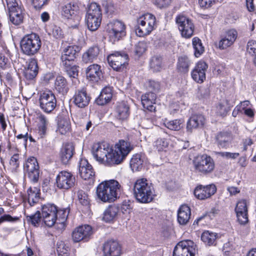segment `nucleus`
Segmentation results:
<instances>
[{
	"mask_svg": "<svg viewBox=\"0 0 256 256\" xmlns=\"http://www.w3.org/2000/svg\"><path fill=\"white\" fill-rule=\"evenodd\" d=\"M121 186L114 180H106L100 184L96 190L98 198L104 202H112L118 198Z\"/></svg>",
	"mask_w": 256,
	"mask_h": 256,
	"instance_id": "obj_1",
	"label": "nucleus"
},
{
	"mask_svg": "<svg viewBox=\"0 0 256 256\" xmlns=\"http://www.w3.org/2000/svg\"><path fill=\"white\" fill-rule=\"evenodd\" d=\"M80 48L76 46H68L64 48L60 57L61 64L70 78H76L78 76V66L74 60L78 56Z\"/></svg>",
	"mask_w": 256,
	"mask_h": 256,
	"instance_id": "obj_2",
	"label": "nucleus"
},
{
	"mask_svg": "<svg viewBox=\"0 0 256 256\" xmlns=\"http://www.w3.org/2000/svg\"><path fill=\"white\" fill-rule=\"evenodd\" d=\"M94 158L99 162L109 166L114 164L112 148L106 142L94 144L92 148Z\"/></svg>",
	"mask_w": 256,
	"mask_h": 256,
	"instance_id": "obj_3",
	"label": "nucleus"
},
{
	"mask_svg": "<svg viewBox=\"0 0 256 256\" xmlns=\"http://www.w3.org/2000/svg\"><path fill=\"white\" fill-rule=\"evenodd\" d=\"M134 194L136 200L141 203H148L154 198L152 188L144 178L138 180L133 188Z\"/></svg>",
	"mask_w": 256,
	"mask_h": 256,
	"instance_id": "obj_4",
	"label": "nucleus"
},
{
	"mask_svg": "<svg viewBox=\"0 0 256 256\" xmlns=\"http://www.w3.org/2000/svg\"><path fill=\"white\" fill-rule=\"evenodd\" d=\"M22 52L26 55L32 56L38 52L42 46L38 35L34 33L25 36L20 43Z\"/></svg>",
	"mask_w": 256,
	"mask_h": 256,
	"instance_id": "obj_5",
	"label": "nucleus"
},
{
	"mask_svg": "<svg viewBox=\"0 0 256 256\" xmlns=\"http://www.w3.org/2000/svg\"><path fill=\"white\" fill-rule=\"evenodd\" d=\"M102 18L100 7L96 3H91L86 15V23L90 31H95L100 27Z\"/></svg>",
	"mask_w": 256,
	"mask_h": 256,
	"instance_id": "obj_6",
	"label": "nucleus"
},
{
	"mask_svg": "<svg viewBox=\"0 0 256 256\" xmlns=\"http://www.w3.org/2000/svg\"><path fill=\"white\" fill-rule=\"evenodd\" d=\"M192 164L196 172L204 175L211 173L215 167L213 159L206 154L198 156L194 158Z\"/></svg>",
	"mask_w": 256,
	"mask_h": 256,
	"instance_id": "obj_7",
	"label": "nucleus"
},
{
	"mask_svg": "<svg viewBox=\"0 0 256 256\" xmlns=\"http://www.w3.org/2000/svg\"><path fill=\"white\" fill-rule=\"evenodd\" d=\"M156 24V18L151 14H146L138 20L136 34L139 36L149 34L154 30Z\"/></svg>",
	"mask_w": 256,
	"mask_h": 256,
	"instance_id": "obj_8",
	"label": "nucleus"
},
{
	"mask_svg": "<svg viewBox=\"0 0 256 256\" xmlns=\"http://www.w3.org/2000/svg\"><path fill=\"white\" fill-rule=\"evenodd\" d=\"M126 28L125 24L118 20L109 22L106 27L109 38L113 43L118 41L126 35Z\"/></svg>",
	"mask_w": 256,
	"mask_h": 256,
	"instance_id": "obj_9",
	"label": "nucleus"
},
{
	"mask_svg": "<svg viewBox=\"0 0 256 256\" xmlns=\"http://www.w3.org/2000/svg\"><path fill=\"white\" fill-rule=\"evenodd\" d=\"M133 149L134 146L129 142L120 140L118 142L115 144L114 150H112L114 164H120Z\"/></svg>",
	"mask_w": 256,
	"mask_h": 256,
	"instance_id": "obj_10",
	"label": "nucleus"
},
{
	"mask_svg": "<svg viewBox=\"0 0 256 256\" xmlns=\"http://www.w3.org/2000/svg\"><path fill=\"white\" fill-rule=\"evenodd\" d=\"M128 55L123 52H114L110 54L108 62L110 66L116 71H122L128 64Z\"/></svg>",
	"mask_w": 256,
	"mask_h": 256,
	"instance_id": "obj_11",
	"label": "nucleus"
},
{
	"mask_svg": "<svg viewBox=\"0 0 256 256\" xmlns=\"http://www.w3.org/2000/svg\"><path fill=\"white\" fill-rule=\"evenodd\" d=\"M193 241L184 240L180 242L174 247L173 256H194L196 250Z\"/></svg>",
	"mask_w": 256,
	"mask_h": 256,
	"instance_id": "obj_12",
	"label": "nucleus"
},
{
	"mask_svg": "<svg viewBox=\"0 0 256 256\" xmlns=\"http://www.w3.org/2000/svg\"><path fill=\"white\" fill-rule=\"evenodd\" d=\"M24 170L31 182L34 184L38 182L40 170L37 160L34 157L32 156L27 159L24 164Z\"/></svg>",
	"mask_w": 256,
	"mask_h": 256,
	"instance_id": "obj_13",
	"label": "nucleus"
},
{
	"mask_svg": "<svg viewBox=\"0 0 256 256\" xmlns=\"http://www.w3.org/2000/svg\"><path fill=\"white\" fill-rule=\"evenodd\" d=\"M176 22L182 37L190 38L193 35L194 26L190 19L184 15H178Z\"/></svg>",
	"mask_w": 256,
	"mask_h": 256,
	"instance_id": "obj_14",
	"label": "nucleus"
},
{
	"mask_svg": "<svg viewBox=\"0 0 256 256\" xmlns=\"http://www.w3.org/2000/svg\"><path fill=\"white\" fill-rule=\"evenodd\" d=\"M76 182L75 176L68 171H61L56 177V185L60 189L68 190L74 187Z\"/></svg>",
	"mask_w": 256,
	"mask_h": 256,
	"instance_id": "obj_15",
	"label": "nucleus"
},
{
	"mask_svg": "<svg viewBox=\"0 0 256 256\" xmlns=\"http://www.w3.org/2000/svg\"><path fill=\"white\" fill-rule=\"evenodd\" d=\"M39 102L41 109L46 113L52 112L56 105V96L50 90L45 91L40 94Z\"/></svg>",
	"mask_w": 256,
	"mask_h": 256,
	"instance_id": "obj_16",
	"label": "nucleus"
},
{
	"mask_svg": "<svg viewBox=\"0 0 256 256\" xmlns=\"http://www.w3.org/2000/svg\"><path fill=\"white\" fill-rule=\"evenodd\" d=\"M92 228L89 225L80 226L76 228L72 232V238L75 242L82 240L88 241L92 234Z\"/></svg>",
	"mask_w": 256,
	"mask_h": 256,
	"instance_id": "obj_17",
	"label": "nucleus"
},
{
	"mask_svg": "<svg viewBox=\"0 0 256 256\" xmlns=\"http://www.w3.org/2000/svg\"><path fill=\"white\" fill-rule=\"evenodd\" d=\"M208 68V66L204 62L199 61L191 72L192 80L197 83H202L206 80V72Z\"/></svg>",
	"mask_w": 256,
	"mask_h": 256,
	"instance_id": "obj_18",
	"label": "nucleus"
},
{
	"mask_svg": "<svg viewBox=\"0 0 256 256\" xmlns=\"http://www.w3.org/2000/svg\"><path fill=\"white\" fill-rule=\"evenodd\" d=\"M216 191V188L214 184L205 186L200 185L194 189V194L198 199L203 200L210 198Z\"/></svg>",
	"mask_w": 256,
	"mask_h": 256,
	"instance_id": "obj_19",
	"label": "nucleus"
},
{
	"mask_svg": "<svg viewBox=\"0 0 256 256\" xmlns=\"http://www.w3.org/2000/svg\"><path fill=\"white\" fill-rule=\"evenodd\" d=\"M104 256H120L121 246L116 240H107L103 245Z\"/></svg>",
	"mask_w": 256,
	"mask_h": 256,
	"instance_id": "obj_20",
	"label": "nucleus"
},
{
	"mask_svg": "<svg viewBox=\"0 0 256 256\" xmlns=\"http://www.w3.org/2000/svg\"><path fill=\"white\" fill-rule=\"evenodd\" d=\"M79 173L80 177L84 180H92L95 176L92 166L85 159L80 162Z\"/></svg>",
	"mask_w": 256,
	"mask_h": 256,
	"instance_id": "obj_21",
	"label": "nucleus"
},
{
	"mask_svg": "<svg viewBox=\"0 0 256 256\" xmlns=\"http://www.w3.org/2000/svg\"><path fill=\"white\" fill-rule=\"evenodd\" d=\"M86 77L89 80L98 82L103 78L100 66L92 64L89 66L86 70Z\"/></svg>",
	"mask_w": 256,
	"mask_h": 256,
	"instance_id": "obj_22",
	"label": "nucleus"
},
{
	"mask_svg": "<svg viewBox=\"0 0 256 256\" xmlns=\"http://www.w3.org/2000/svg\"><path fill=\"white\" fill-rule=\"evenodd\" d=\"M238 222L244 224L248 222V208L246 200H240L236 204V209Z\"/></svg>",
	"mask_w": 256,
	"mask_h": 256,
	"instance_id": "obj_23",
	"label": "nucleus"
},
{
	"mask_svg": "<svg viewBox=\"0 0 256 256\" xmlns=\"http://www.w3.org/2000/svg\"><path fill=\"white\" fill-rule=\"evenodd\" d=\"M74 148L72 142H68L64 144L60 152V158L62 162L66 164L72 158Z\"/></svg>",
	"mask_w": 256,
	"mask_h": 256,
	"instance_id": "obj_24",
	"label": "nucleus"
},
{
	"mask_svg": "<svg viewBox=\"0 0 256 256\" xmlns=\"http://www.w3.org/2000/svg\"><path fill=\"white\" fill-rule=\"evenodd\" d=\"M216 142L219 148H228L232 144V134L228 132H218L216 136Z\"/></svg>",
	"mask_w": 256,
	"mask_h": 256,
	"instance_id": "obj_25",
	"label": "nucleus"
},
{
	"mask_svg": "<svg viewBox=\"0 0 256 256\" xmlns=\"http://www.w3.org/2000/svg\"><path fill=\"white\" fill-rule=\"evenodd\" d=\"M90 98L84 89L78 90L74 96V104L80 108H84L88 106L90 102Z\"/></svg>",
	"mask_w": 256,
	"mask_h": 256,
	"instance_id": "obj_26",
	"label": "nucleus"
},
{
	"mask_svg": "<svg viewBox=\"0 0 256 256\" xmlns=\"http://www.w3.org/2000/svg\"><path fill=\"white\" fill-rule=\"evenodd\" d=\"M237 36L238 32L234 30H230L226 32L219 42V48L224 50L231 46L236 39Z\"/></svg>",
	"mask_w": 256,
	"mask_h": 256,
	"instance_id": "obj_27",
	"label": "nucleus"
},
{
	"mask_svg": "<svg viewBox=\"0 0 256 256\" xmlns=\"http://www.w3.org/2000/svg\"><path fill=\"white\" fill-rule=\"evenodd\" d=\"M205 120L204 117L202 114L192 116L187 122V131L192 132L194 130L202 127Z\"/></svg>",
	"mask_w": 256,
	"mask_h": 256,
	"instance_id": "obj_28",
	"label": "nucleus"
},
{
	"mask_svg": "<svg viewBox=\"0 0 256 256\" xmlns=\"http://www.w3.org/2000/svg\"><path fill=\"white\" fill-rule=\"evenodd\" d=\"M78 10L79 8L76 4L70 2L61 7L60 13L62 17L70 19L77 14Z\"/></svg>",
	"mask_w": 256,
	"mask_h": 256,
	"instance_id": "obj_29",
	"label": "nucleus"
},
{
	"mask_svg": "<svg viewBox=\"0 0 256 256\" xmlns=\"http://www.w3.org/2000/svg\"><path fill=\"white\" fill-rule=\"evenodd\" d=\"M156 94L153 92H148L142 95L141 98L142 104L144 108L150 112L155 110L156 107L154 106L156 100Z\"/></svg>",
	"mask_w": 256,
	"mask_h": 256,
	"instance_id": "obj_30",
	"label": "nucleus"
},
{
	"mask_svg": "<svg viewBox=\"0 0 256 256\" xmlns=\"http://www.w3.org/2000/svg\"><path fill=\"white\" fill-rule=\"evenodd\" d=\"M191 211L186 204L182 205L178 212V222L181 225H186L189 222Z\"/></svg>",
	"mask_w": 256,
	"mask_h": 256,
	"instance_id": "obj_31",
	"label": "nucleus"
},
{
	"mask_svg": "<svg viewBox=\"0 0 256 256\" xmlns=\"http://www.w3.org/2000/svg\"><path fill=\"white\" fill-rule=\"evenodd\" d=\"M38 68L36 59L32 58L29 61L28 66L24 72L25 78L28 80L34 79L38 74Z\"/></svg>",
	"mask_w": 256,
	"mask_h": 256,
	"instance_id": "obj_32",
	"label": "nucleus"
},
{
	"mask_svg": "<svg viewBox=\"0 0 256 256\" xmlns=\"http://www.w3.org/2000/svg\"><path fill=\"white\" fill-rule=\"evenodd\" d=\"M100 51L98 46H94L90 48L82 55L83 62L87 64L96 60L100 54Z\"/></svg>",
	"mask_w": 256,
	"mask_h": 256,
	"instance_id": "obj_33",
	"label": "nucleus"
},
{
	"mask_svg": "<svg viewBox=\"0 0 256 256\" xmlns=\"http://www.w3.org/2000/svg\"><path fill=\"white\" fill-rule=\"evenodd\" d=\"M112 96L110 87H106L102 90L100 96L96 99V103L100 106H104L108 103Z\"/></svg>",
	"mask_w": 256,
	"mask_h": 256,
	"instance_id": "obj_34",
	"label": "nucleus"
},
{
	"mask_svg": "<svg viewBox=\"0 0 256 256\" xmlns=\"http://www.w3.org/2000/svg\"><path fill=\"white\" fill-rule=\"evenodd\" d=\"M116 112L118 119L126 120L130 114V107L126 102H119L116 106Z\"/></svg>",
	"mask_w": 256,
	"mask_h": 256,
	"instance_id": "obj_35",
	"label": "nucleus"
},
{
	"mask_svg": "<svg viewBox=\"0 0 256 256\" xmlns=\"http://www.w3.org/2000/svg\"><path fill=\"white\" fill-rule=\"evenodd\" d=\"M10 20L15 25L21 24L23 20L22 10L20 7H16L8 10Z\"/></svg>",
	"mask_w": 256,
	"mask_h": 256,
	"instance_id": "obj_36",
	"label": "nucleus"
},
{
	"mask_svg": "<svg viewBox=\"0 0 256 256\" xmlns=\"http://www.w3.org/2000/svg\"><path fill=\"white\" fill-rule=\"evenodd\" d=\"M120 212L119 207L115 204L110 206L104 213L103 220L106 222H110L114 220Z\"/></svg>",
	"mask_w": 256,
	"mask_h": 256,
	"instance_id": "obj_37",
	"label": "nucleus"
},
{
	"mask_svg": "<svg viewBox=\"0 0 256 256\" xmlns=\"http://www.w3.org/2000/svg\"><path fill=\"white\" fill-rule=\"evenodd\" d=\"M28 201L32 206L40 200V190L36 186H30L28 190Z\"/></svg>",
	"mask_w": 256,
	"mask_h": 256,
	"instance_id": "obj_38",
	"label": "nucleus"
},
{
	"mask_svg": "<svg viewBox=\"0 0 256 256\" xmlns=\"http://www.w3.org/2000/svg\"><path fill=\"white\" fill-rule=\"evenodd\" d=\"M191 62L186 56H182L178 58L177 63V69L178 72L186 74L189 70Z\"/></svg>",
	"mask_w": 256,
	"mask_h": 256,
	"instance_id": "obj_39",
	"label": "nucleus"
},
{
	"mask_svg": "<svg viewBox=\"0 0 256 256\" xmlns=\"http://www.w3.org/2000/svg\"><path fill=\"white\" fill-rule=\"evenodd\" d=\"M144 158L140 154L134 155L130 160V166L132 171H139L143 166Z\"/></svg>",
	"mask_w": 256,
	"mask_h": 256,
	"instance_id": "obj_40",
	"label": "nucleus"
},
{
	"mask_svg": "<svg viewBox=\"0 0 256 256\" xmlns=\"http://www.w3.org/2000/svg\"><path fill=\"white\" fill-rule=\"evenodd\" d=\"M55 88L60 93L66 94L68 88L66 78L62 76H58L55 81Z\"/></svg>",
	"mask_w": 256,
	"mask_h": 256,
	"instance_id": "obj_41",
	"label": "nucleus"
},
{
	"mask_svg": "<svg viewBox=\"0 0 256 256\" xmlns=\"http://www.w3.org/2000/svg\"><path fill=\"white\" fill-rule=\"evenodd\" d=\"M217 238L216 233L208 230L203 232L201 236L202 241L208 246L215 244Z\"/></svg>",
	"mask_w": 256,
	"mask_h": 256,
	"instance_id": "obj_42",
	"label": "nucleus"
},
{
	"mask_svg": "<svg viewBox=\"0 0 256 256\" xmlns=\"http://www.w3.org/2000/svg\"><path fill=\"white\" fill-rule=\"evenodd\" d=\"M38 120H39L38 125V134L40 138H42L46 134L48 122L46 118L43 114H40L38 117Z\"/></svg>",
	"mask_w": 256,
	"mask_h": 256,
	"instance_id": "obj_43",
	"label": "nucleus"
},
{
	"mask_svg": "<svg viewBox=\"0 0 256 256\" xmlns=\"http://www.w3.org/2000/svg\"><path fill=\"white\" fill-rule=\"evenodd\" d=\"M70 124L68 119L61 118L58 121L57 131L61 134H66L70 131Z\"/></svg>",
	"mask_w": 256,
	"mask_h": 256,
	"instance_id": "obj_44",
	"label": "nucleus"
},
{
	"mask_svg": "<svg viewBox=\"0 0 256 256\" xmlns=\"http://www.w3.org/2000/svg\"><path fill=\"white\" fill-rule=\"evenodd\" d=\"M42 216H50L52 214H58V207L53 204L48 203L42 206Z\"/></svg>",
	"mask_w": 256,
	"mask_h": 256,
	"instance_id": "obj_45",
	"label": "nucleus"
},
{
	"mask_svg": "<svg viewBox=\"0 0 256 256\" xmlns=\"http://www.w3.org/2000/svg\"><path fill=\"white\" fill-rule=\"evenodd\" d=\"M192 46L194 50V56L196 57H198L204 52V48L202 46L201 40L197 38L194 37L192 39Z\"/></svg>",
	"mask_w": 256,
	"mask_h": 256,
	"instance_id": "obj_46",
	"label": "nucleus"
},
{
	"mask_svg": "<svg viewBox=\"0 0 256 256\" xmlns=\"http://www.w3.org/2000/svg\"><path fill=\"white\" fill-rule=\"evenodd\" d=\"M150 68L154 72H159L162 69V58L160 56H155L152 58L150 61Z\"/></svg>",
	"mask_w": 256,
	"mask_h": 256,
	"instance_id": "obj_47",
	"label": "nucleus"
},
{
	"mask_svg": "<svg viewBox=\"0 0 256 256\" xmlns=\"http://www.w3.org/2000/svg\"><path fill=\"white\" fill-rule=\"evenodd\" d=\"M182 120H174L164 122L165 126L170 130H178L182 128Z\"/></svg>",
	"mask_w": 256,
	"mask_h": 256,
	"instance_id": "obj_48",
	"label": "nucleus"
},
{
	"mask_svg": "<svg viewBox=\"0 0 256 256\" xmlns=\"http://www.w3.org/2000/svg\"><path fill=\"white\" fill-rule=\"evenodd\" d=\"M58 220V214H52L50 216H42V220L46 226L52 227L56 223Z\"/></svg>",
	"mask_w": 256,
	"mask_h": 256,
	"instance_id": "obj_49",
	"label": "nucleus"
},
{
	"mask_svg": "<svg viewBox=\"0 0 256 256\" xmlns=\"http://www.w3.org/2000/svg\"><path fill=\"white\" fill-rule=\"evenodd\" d=\"M42 220V213L40 211H37L34 214L27 216V220L30 222L34 226H38L40 220Z\"/></svg>",
	"mask_w": 256,
	"mask_h": 256,
	"instance_id": "obj_50",
	"label": "nucleus"
},
{
	"mask_svg": "<svg viewBox=\"0 0 256 256\" xmlns=\"http://www.w3.org/2000/svg\"><path fill=\"white\" fill-rule=\"evenodd\" d=\"M146 50V44L144 42H140L136 45L134 52L137 58H140Z\"/></svg>",
	"mask_w": 256,
	"mask_h": 256,
	"instance_id": "obj_51",
	"label": "nucleus"
},
{
	"mask_svg": "<svg viewBox=\"0 0 256 256\" xmlns=\"http://www.w3.org/2000/svg\"><path fill=\"white\" fill-rule=\"evenodd\" d=\"M78 197L79 202L83 206H88L90 200L88 196L83 190H79L78 192Z\"/></svg>",
	"mask_w": 256,
	"mask_h": 256,
	"instance_id": "obj_52",
	"label": "nucleus"
},
{
	"mask_svg": "<svg viewBox=\"0 0 256 256\" xmlns=\"http://www.w3.org/2000/svg\"><path fill=\"white\" fill-rule=\"evenodd\" d=\"M49 34L52 35L56 38H60L62 37V32L60 27L53 25L51 26Z\"/></svg>",
	"mask_w": 256,
	"mask_h": 256,
	"instance_id": "obj_53",
	"label": "nucleus"
},
{
	"mask_svg": "<svg viewBox=\"0 0 256 256\" xmlns=\"http://www.w3.org/2000/svg\"><path fill=\"white\" fill-rule=\"evenodd\" d=\"M69 247L62 241L58 242L56 244V250L59 254H67L69 251Z\"/></svg>",
	"mask_w": 256,
	"mask_h": 256,
	"instance_id": "obj_54",
	"label": "nucleus"
},
{
	"mask_svg": "<svg viewBox=\"0 0 256 256\" xmlns=\"http://www.w3.org/2000/svg\"><path fill=\"white\" fill-rule=\"evenodd\" d=\"M69 213V208H66L63 210H58V220L60 221L59 222L63 223L64 222V220L67 218Z\"/></svg>",
	"mask_w": 256,
	"mask_h": 256,
	"instance_id": "obj_55",
	"label": "nucleus"
},
{
	"mask_svg": "<svg viewBox=\"0 0 256 256\" xmlns=\"http://www.w3.org/2000/svg\"><path fill=\"white\" fill-rule=\"evenodd\" d=\"M168 144L166 140L163 138H158L155 142L154 147L158 152L163 150L166 148Z\"/></svg>",
	"mask_w": 256,
	"mask_h": 256,
	"instance_id": "obj_56",
	"label": "nucleus"
},
{
	"mask_svg": "<svg viewBox=\"0 0 256 256\" xmlns=\"http://www.w3.org/2000/svg\"><path fill=\"white\" fill-rule=\"evenodd\" d=\"M228 110V108L222 103H219L216 107V113L221 116H225Z\"/></svg>",
	"mask_w": 256,
	"mask_h": 256,
	"instance_id": "obj_57",
	"label": "nucleus"
},
{
	"mask_svg": "<svg viewBox=\"0 0 256 256\" xmlns=\"http://www.w3.org/2000/svg\"><path fill=\"white\" fill-rule=\"evenodd\" d=\"M217 154L226 159L235 160L240 156L238 152H218Z\"/></svg>",
	"mask_w": 256,
	"mask_h": 256,
	"instance_id": "obj_58",
	"label": "nucleus"
},
{
	"mask_svg": "<svg viewBox=\"0 0 256 256\" xmlns=\"http://www.w3.org/2000/svg\"><path fill=\"white\" fill-rule=\"evenodd\" d=\"M210 94V90L208 87H200L198 88V96L201 98H208Z\"/></svg>",
	"mask_w": 256,
	"mask_h": 256,
	"instance_id": "obj_59",
	"label": "nucleus"
},
{
	"mask_svg": "<svg viewBox=\"0 0 256 256\" xmlns=\"http://www.w3.org/2000/svg\"><path fill=\"white\" fill-rule=\"evenodd\" d=\"M246 51L250 54L253 55L256 53V41L250 40L248 42L246 46Z\"/></svg>",
	"mask_w": 256,
	"mask_h": 256,
	"instance_id": "obj_60",
	"label": "nucleus"
},
{
	"mask_svg": "<svg viewBox=\"0 0 256 256\" xmlns=\"http://www.w3.org/2000/svg\"><path fill=\"white\" fill-rule=\"evenodd\" d=\"M10 164L14 170H16L19 166V154H14L11 157Z\"/></svg>",
	"mask_w": 256,
	"mask_h": 256,
	"instance_id": "obj_61",
	"label": "nucleus"
},
{
	"mask_svg": "<svg viewBox=\"0 0 256 256\" xmlns=\"http://www.w3.org/2000/svg\"><path fill=\"white\" fill-rule=\"evenodd\" d=\"M49 0H33L32 4L36 9L40 10L44 6L47 4Z\"/></svg>",
	"mask_w": 256,
	"mask_h": 256,
	"instance_id": "obj_62",
	"label": "nucleus"
},
{
	"mask_svg": "<svg viewBox=\"0 0 256 256\" xmlns=\"http://www.w3.org/2000/svg\"><path fill=\"white\" fill-rule=\"evenodd\" d=\"M214 2V0H198L200 6L204 8L210 7Z\"/></svg>",
	"mask_w": 256,
	"mask_h": 256,
	"instance_id": "obj_63",
	"label": "nucleus"
},
{
	"mask_svg": "<svg viewBox=\"0 0 256 256\" xmlns=\"http://www.w3.org/2000/svg\"><path fill=\"white\" fill-rule=\"evenodd\" d=\"M18 220L17 217L13 218L10 214H4L0 218V224L4 222H15Z\"/></svg>",
	"mask_w": 256,
	"mask_h": 256,
	"instance_id": "obj_64",
	"label": "nucleus"
}]
</instances>
